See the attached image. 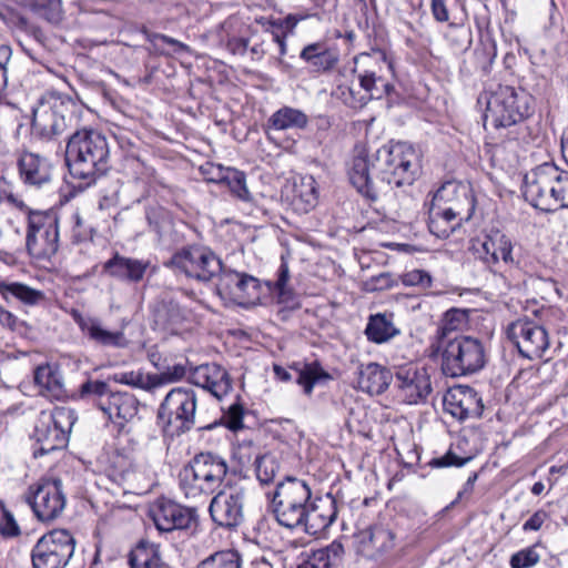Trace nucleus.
Wrapping results in <instances>:
<instances>
[{"instance_id": "1", "label": "nucleus", "mask_w": 568, "mask_h": 568, "mask_svg": "<svg viewBox=\"0 0 568 568\" xmlns=\"http://www.w3.org/2000/svg\"><path fill=\"white\" fill-rule=\"evenodd\" d=\"M418 170L415 150L406 143L384 145L369 155L356 145L347 164L352 185L368 200L376 201L394 186L410 185Z\"/></svg>"}, {"instance_id": "2", "label": "nucleus", "mask_w": 568, "mask_h": 568, "mask_svg": "<svg viewBox=\"0 0 568 568\" xmlns=\"http://www.w3.org/2000/svg\"><path fill=\"white\" fill-rule=\"evenodd\" d=\"M277 281L261 283L256 277L233 270L220 272L216 284L217 294L224 301L248 307L257 303L275 302L281 304L284 296V255H281Z\"/></svg>"}, {"instance_id": "3", "label": "nucleus", "mask_w": 568, "mask_h": 568, "mask_svg": "<svg viewBox=\"0 0 568 568\" xmlns=\"http://www.w3.org/2000/svg\"><path fill=\"white\" fill-rule=\"evenodd\" d=\"M106 138L95 130H79L68 140L65 160L71 175L92 183L109 168Z\"/></svg>"}, {"instance_id": "4", "label": "nucleus", "mask_w": 568, "mask_h": 568, "mask_svg": "<svg viewBox=\"0 0 568 568\" xmlns=\"http://www.w3.org/2000/svg\"><path fill=\"white\" fill-rule=\"evenodd\" d=\"M225 459L212 453L195 455L180 473V487L186 498L210 495L219 489L227 474Z\"/></svg>"}, {"instance_id": "5", "label": "nucleus", "mask_w": 568, "mask_h": 568, "mask_svg": "<svg viewBox=\"0 0 568 568\" xmlns=\"http://www.w3.org/2000/svg\"><path fill=\"white\" fill-rule=\"evenodd\" d=\"M531 95L521 88L498 84L487 101L485 125L505 129L515 125L531 113Z\"/></svg>"}, {"instance_id": "6", "label": "nucleus", "mask_w": 568, "mask_h": 568, "mask_svg": "<svg viewBox=\"0 0 568 568\" xmlns=\"http://www.w3.org/2000/svg\"><path fill=\"white\" fill-rule=\"evenodd\" d=\"M442 353L443 372L452 377L479 372L486 364L485 347L478 338L455 335L453 339L436 345Z\"/></svg>"}, {"instance_id": "7", "label": "nucleus", "mask_w": 568, "mask_h": 568, "mask_svg": "<svg viewBox=\"0 0 568 568\" xmlns=\"http://www.w3.org/2000/svg\"><path fill=\"white\" fill-rule=\"evenodd\" d=\"M196 394L192 388L171 389L158 410V419L164 432L179 435L190 430L195 424Z\"/></svg>"}, {"instance_id": "8", "label": "nucleus", "mask_w": 568, "mask_h": 568, "mask_svg": "<svg viewBox=\"0 0 568 568\" xmlns=\"http://www.w3.org/2000/svg\"><path fill=\"white\" fill-rule=\"evenodd\" d=\"M26 248L30 256L49 258L59 250V217L53 211H30Z\"/></svg>"}, {"instance_id": "9", "label": "nucleus", "mask_w": 568, "mask_h": 568, "mask_svg": "<svg viewBox=\"0 0 568 568\" xmlns=\"http://www.w3.org/2000/svg\"><path fill=\"white\" fill-rule=\"evenodd\" d=\"M71 108V101L60 95L50 94L43 98L33 109V135L43 141H51L61 135L70 125Z\"/></svg>"}, {"instance_id": "10", "label": "nucleus", "mask_w": 568, "mask_h": 568, "mask_svg": "<svg viewBox=\"0 0 568 568\" xmlns=\"http://www.w3.org/2000/svg\"><path fill=\"white\" fill-rule=\"evenodd\" d=\"M75 549L73 536L64 529H55L38 539L31 550L33 568H65Z\"/></svg>"}, {"instance_id": "11", "label": "nucleus", "mask_w": 568, "mask_h": 568, "mask_svg": "<svg viewBox=\"0 0 568 568\" xmlns=\"http://www.w3.org/2000/svg\"><path fill=\"white\" fill-rule=\"evenodd\" d=\"M26 501L40 521L50 523L59 518L67 505L62 481L58 478L41 479L29 487Z\"/></svg>"}, {"instance_id": "12", "label": "nucleus", "mask_w": 568, "mask_h": 568, "mask_svg": "<svg viewBox=\"0 0 568 568\" xmlns=\"http://www.w3.org/2000/svg\"><path fill=\"white\" fill-rule=\"evenodd\" d=\"M558 166L544 163L531 170L524 179V196L534 207L545 212L556 211L555 183L558 179Z\"/></svg>"}, {"instance_id": "13", "label": "nucleus", "mask_w": 568, "mask_h": 568, "mask_svg": "<svg viewBox=\"0 0 568 568\" xmlns=\"http://www.w3.org/2000/svg\"><path fill=\"white\" fill-rule=\"evenodd\" d=\"M171 264L187 277L207 282L222 271V262L210 248L189 246L176 252Z\"/></svg>"}, {"instance_id": "14", "label": "nucleus", "mask_w": 568, "mask_h": 568, "mask_svg": "<svg viewBox=\"0 0 568 568\" xmlns=\"http://www.w3.org/2000/svg\"><path fill=\"white\" fill-rule=\"evenodd\" d=\"M246 490L243 487H229L219 491L211 500L209 511L220 527L234 529L244 521Z\"/></svg>"}, {"instance_id": "15", "label": "nucleus", "mask_w": 568, "mask_h": 568, "mask_svg": "<svg viewBox=\"0 0 568 568\" xmlns=\"http://www.w3.org/2000/svg\"><path fill=\"white\" fill-rule=\"evenodd\" d=\"M507 337L519 354L528 359L540 358L549 347L546 328L530 320H518L507 327Z\"/></svg>"}, {"instance_id": "16", "label": "nucleus", "mask_w": 568, "mask_h": 568, "mask_svg": "<svg viewBox=\"0 0 568 568\" xmlns=\"http://www.w3.org/2000/svg\"><path fill=\"white\" fill-rule=\"evenodd\" d=\"M448 212L450 216L469 221L475 211V197L468 184L447 181L434 194L432 203Z\"/></svg>"}, {"instance_id": "17", "label": "nucleus", "mask_w": 568, "mask_h": 568, "mask_svg": "<svg viewBox=\"0 0 568 568\" xmlns=\"http://www.w3.org/2000/svg\"><path fill=\"white\" fill-rule=\"evenodd\" d=\"M470 251L488 267L500 262L508 266L518 265L513 254L514 244L510 237L499 230H490L481 239L473 240Z\"/></svg>"}, {"instance_id": "18", "label": "nucleus", "mask_w": 568, "mask_h": 568, "mask_svg": "<svg viewBox=\"0 0 568 568\" xmlns=\"http://www.w3.org/2000/svg\"><path fill=\"white\" fill-rule=\"evenodd\" d=\"M310 541L290 540L286 551L294 559L292 568H334L341 561L344 554V547L339 541H333L322 549H304L297 552L300 546L305 547Z\"/></svg>"}, {"instance_id": "19", "label": "nucleus", "mask_w": 568, "mask_h": 568, "mask_svg": "<svg viewBox=\"0 0 568 568\" xmlns=\"http://www.w3.org/2000/svg\"><path fill=\"white\" fill-rule=\"evenodd\" d=\"M395 386L397 397L409 405L425 402L432 392V383L426 369L414 365L402 366L396 371Z\"/></svg>"}, {"instance_id": "20", "label": "nucleus", "mask_w": 568, "mask_h": 568, "mask_svg": "<svg viewBox=\"0 0 568 568\" xmlns=\"http://www.w3.org/2000/svg\"><path fill=\"white\" fill-rule=\"evenodd\" d=\"M17 168L20 181L28 187L42 190L53 181L51 161L39 153L28 150L18 151Z\"/></svg>"}, {"instance_id": "21", "label": "nucleus", "mask_w": 568, "mask_h": 568, "mask_svg": "<svg viewBox=\"0 0 568 568\" xmlns=\"http://www.w3.org/2000/svg\"><path fill=\"white\" fill-rule=\"evenodd\" d=\"M443 405L446 413L460 422L479 418L484 412L481 397L469 386L449 388L444 395Z\"/></svg>"}, {"instance_id": "22", "label": "nucleus", "mask_w": 568, "mask_h": 568, "mask_svg": "<svg viewBox=\"0 0 568 568\" xmlns=\"http://www.w3.org/2000/svg\"><path fill=\"white\" fill-rule=\"evenodd\" d=\"M189 379L193 385L203 388L217 399L223 398L232 390V378L229 372L215 363L194 367Z\"/></svg>"}, {"instance_id": "23", "label": "nucleus", "mask_w": 568, "mask_h": 568, "mask_svg": "<svg viewBox=\"0 0 568 568\" xmlns=\"http://www.w3.org/2000/svg\"><path fill=\"white\" fill-rule=\"evenodd\" d=\"M152 519L160 531L187 529L195 520V510L172 500H162L152 510Z\"/></svg>"}, {"instance_id": "24", "label": "nucleus", "mask_w": 568, "mask_h": 568, "mask_svg": "<svg viewBox=\"0 0 568 568\" xmlns=\"http://www.w3.org/2000/svg\"><path fill=\"white\" fill-rule=\"evenodd\" d=\"M149 267V261L123 256L118 252L102 265L104 274L128 283L141 282Z\"/></svg>"}, {"instance_id": "25", "label": "nucleus", "mask_w": 568, "mask_h": 568, "mask_svg": "<svg viewBox=\"0 0 568 568\" xmlns=\"http://www.w3.org/2000/svg\"><path fill=\"white\" fill-rule=\"evenodd\" d=\"M101 410L112 423L123 427L138 415L139 402L132 394L112 392L101 403Z\"/></svg>"}, {"instance_id": "26", "label": "nucleus", "mask_w": 568, "mask_h": 568, "mask_svg": "<svg viewBox=\"0 0 568 568\" xmlns=\"http://www.w3.org/2000/svg\"><path fill=\"white\" fill-rule=\"evenodd\" d=\"M290 205L297 213H307L317 204L316 182L312 175L294 173L291 176Z\"/></svg>"}, {"instance_id": "27", "label": "nucleus", "mask_w": 568, "mask_h": 568, "mask_svg": "<svg viewBox=\"0 0 568 568\" xmlns=\"http://www.w3.org/2000/svg\"><path fill=\"white\" fill-rule=\"evenodd\" d=\"M300 58L314 72L326 73L338 63L339 52L337 48L328 45L326 41H317L305 45Z\"/></svg>"}, {"instance_id": "28", "label": "nucleus", "mask_w": 568, "mask_h": 568, "mask_svg": "<svg viewBox=\"0 0 568 568\" xmlns=\"http://www.w3.org/2000/svg\"><path fill=\"white\" fill-rule=\"evenodd\" d=\"M286 498L290 499L291 514L296 518L286 521V528L304 527L307 517V503L311 498V489L305 480L286 476Z\"/></svg>"}, {"instance_id": "29", "label": "nucleus", "mask_w": 568, "mask_h": 568, "mask_svg": "<svg viewBox=\"0 0 568 568\" xmlns=\"http://www.w3.org/2000/svg\"><path fill=\"white\" fill-rule=\"evenodd\" d=\"M74 321L79 325L81 332L91 341L102 346L123 348L128 345L123 332L108 331L101 322L94 317H84L80 314L73 315Z\"/></svg>"}, {"instance_id": "30", "label": "nucleus", "mask_w": 568, "mask_h": 568, "mask_svg": "<svg viewBox=\"0 0 568 568\" xmlns=\"http://www.w3.org/2000/svg\"><path fill=\"white\" fill-rule=\"evenodd\" d=\"M390 371L377 363L361 365L357 375V387L371 395L384 393L392 382Z\"/></svg>"}, {"instance_id": "31", "label": "nucleus", "mask_w": 568, "mask_h": 568, "mask_svg": "<svg viewBox=\"0 0 568 568\" xmlns=\"http://www.w3.org/2000/svg\"><path fill=\"white\" fill-rule=\"evenodd\" d=\"M34 436L39 447L34 450V457L47 455L65 446L68 438L61 435L53 425L45 424L44 412L40 414L38 424L36 425Z\"/></svg>"}, {"instance_id": "32", "label": "nucleus", "mask_w": 568, "mask_h": 568, "mask_svg": "<svg viewBox=\"0 0 568 568\" xmlns=\"http://www.w3.org/2000/svg\"><path fill=\"white\" fill-rule=\"evenodd\" d=\"M400 331L394 324L393 313H377L368 317L365 335L369 342L383 344L394 338Z\"/></svg>"}, {"instance_id": "33", "label": "nucleus", "mask_w": 568, "mask_h": 568, "mask_svg": "<svg viewBox=\"0 0 568 568\" xmlns=\"http://www.w3.org/2000/svg\"><path fill=\"white\" fill-rule=\"evenodd\" d=\"M328 375L321 368L318 364H294L286 371V382H292L300 386L303 392L310 395L313 392L314 385L322 378H327Z\"/></svg>"}, {"instance_id": "34", "label": "nucleus", "mask_w": 568, "mask_h": 568, "mask_svg": "<svg viewBox=\"0 0 568 568\" xmlns=\"http://www.w3.org/2000/svg\"><path fill=\"white\" fill-rule=\"evenodd\" d=\"M187 311L179 304L170 302L163 304L154 315L155 325L171 334H178L187 318Z\"/></svg>"}, {"instance_id": "35", "label": "nucleus", "mask_w": 568, "mask_h": 568, "mask_svg": "<svg viewBox=\"0 0 568 568\" xmlns=\"http://www.w3.org/2000/svg\"><path fill=\"white\" fill-rule=\"evenodd\" d=\"M357 78L368 102L388 97L394 91V85L378 74L375 69H365L358 73Z\"/></svg>"}, {"instance_id": "36", "label": "nucleus", "mask_w": 568, "mask_h": 568, "mask_svg": "<svg viewBox=\"0 0 568 568\" xmlns=\"http://www.w3.org/2000/svg\"><path fill=\"white\" fill-rule=\"evenodd\" d=\"M463 221L458 216H450L447 211L430 204L428 229L435 236L439 239L448 237L462 225Z\"/></svg>"}, {"instance_id": "37", "label": "nucleus", "mask_w": 568, "mask_h": 568, "mask_svg": "<svg viewBox=\"0 0 568 568\" xmlns=\"http://www.w3.org/2000/svg\"><path fill=\"white\" fill-rule=\"evenodd\" d=\"M255 473L262 485L275 484L283 479L282 458L272 454H265L255 459Z\"/></svg>"}, {"instance_id": "38", "label": "nucleus", "mask_w": 568, "mask_h": 568, "mask_svg": "<svg viewBox=\"0 0 568 568\" xmlns=\"http://www.w3.org/2000/svg\"><path fill=\"white\" fill-rule=\"evenodd\" d=\"M129 562L131 568H160L162 559L159 546L149 541H140L131 551Z\"/></svg>"}, {"instance_id": "39", "label": "nucleus", "mask_w": 568, "mask_h": 568, "mask_svg": "<svg viewBox=\"0 0 568 568\" xmlns=\"http://www.w3.org/2000/svg\"><path fill=\"white\" fill-rule=\"evenodd\" d=\"M34 383L40 387L42 395L53 398H60L63 395L62 382L49 365H42L36 368Z\"/></svg>"}, {"instance_id": "40", "label": "nucleus", "mask_w": 568, "mask_h": 568, "mask_svg": "<svg viewBox=\"0 0 568 568\" xmlns=\"http://www.w3.org/2000/svg\"><path fill=\"white\" fill-rule=\"evenodd\" d=\"M0 294L6 301L14 297L29 305H34L43 298L42 292L18 282L6 283L0 281Z\"/></svg>"}, {"instance_id": "41", "label": "nucleus", "mask_w": 568, "mask_h": 568, "mask_svg": "<svg viewBox=\"0 0 568 568\" xmlns=\"http://www.w3.org/2000/svg\"><path fill=\"white\" fill-rule=\"evenodd\" d=\"M467 316L462 310H448L440 322L436 334V343L433 346L453 339V333L466 324Z\"/></svg>"}, {"instance_id": "42", "label": "nucleus", "mask_w": 568, "mask_h": 568, "mask_svg": "<svg viewBox=\"0 0 568 568\" xmlns=\"http://www.w3.org/2000/svg\"><path fill=\"white\" fill-rule=\"evenodd\" d=\"M77 420V416L73 409L69 407H55L52 412H44L45 424L53 425L61 435L67 438Z\"/></svg>"}, {"instance_id": "43", "label": "nucleus", "mask_w": 568, "mask_h": 568, "mask_svg": "<svg viewBox=\"0 0 568 568\" xmlns=\"http://www.w3.org/2000/svg\"><path fill=\"white\" fill-rule=\"evenodd\" d=\"M24 4L51 23H58L62 19L60 0H24Z\"/></svg>"}, {"instance_id": "44", "label": "nucleus", "mask_w": 568, "mask_h": 568, "mask_svg": "<svg viewBox=\"0 0 568 568\" xmlns=\"http://www.w3.org/2000/svg\"><path fill=\"white\" fill-rule=\"evenodd\" d=\"M241 556L236 550L229 549L216 551L202 560L204 568H241Z\"/></svg>"}, {"instance_id": "45", "label": "nucleus", "mask_w": 568, "mask_h": 568, "mask_svg": "<svg viewBox=\"0 0 568 568\" xmlns=\"http://www.w3.org/2000/svg\"><path fill=\"white\" fill-rule=\"evenodd\" d=\"M497 57V47L494 40L480 41L474 50L475 63L485 74L490 72L491 65Z\"/></svg>"}, {"instance_id": "46", "label": "nucleus", "mask_w": 568, "mask_h": 568, "mask_svg": "<svg viewBox=\"0 0 568 568\" xmlns=\"http://www.w3.org/2000/svg\"><path fill=\"white\" fill-rule=\"evenodd\" d=\"M223 184H225L230 189L231 193L237 199L245 202L251 201L252 195L247 189L244 172L230 168V170L226 171V178Z\"/></svg>"}, {"instance_id": "47", "label": "nucleus", "mask_w": 568, "mask_h": 568, "mask_svg": "<svg viewBox=\"0 0 568 568\" xmlns=\"http://www.w3.org/2000/svg\"><path fill=\"white\" fill-rule=\"evenodd\" d=\"M111 393L109 385L102 381L89 379L79 388L80 397L82 399L92 400L100 409L101 403L104 398H108Z\"/></svg>"}, {"instance_id": "48", "label": "nucleus", "mask_w": 568, "mask_h": 568, "mask_svg": "<svg viewBox=\"0 0 568 568\" xmlns=\"http://www.w3.org/2000/svg\"><path fill=\"white\" fill-rule=\"evenodd\" d=\"M123 172L135 181H145L150 179L154 170L146 165L138 155L129 154L123 159Z\"/></svg>"}, {"instance_id": "49", "label": "nucleus", "mask_w": 568, "mask_h": 568, "mask_svg": "<svg viewBox=\"0 0 568 568\" xmlns=\"http://www.w3.org/2000/svg\"><path fill=\"white\" fill-rule=\"evenodd\" d=\"M21 529L14 515L0 501V536L7 539L20 536Z\"/></svg>"}, {"instance_id": "50", "label": "nucleus", "mask_w": 568, "mask_h": 568, "mask_svg": "<svg viewBox=\"0 0 568 568\" xmlns=\"http://www.w3.org/2000/svg\"><path fill=\"white\" fill-rule=\"evenodd\" d=\"M395 536L392 530L382 526L373 527L369 531V542L378 552H384L394 546Z\"/></svg>"}, {"instance_id": "51", "label": "nucleus", "mask_w": 568, "mask_h": 568, "mask_svg": "<svg viewBox=\"0 0 568 568\" xmlns=\"http://www.w3.org/2000/svg\"><path fill=\"white\" fill-rule=\"evenodd\" d=\"M72 230H71V239L73 243H83L88 241H92L95 229L87 223L79 213H74L72 215Z\"/></svg>"}, {"instance_id": "52", "label": "nucleus", "mask_w": 568, "mask_h": 568, "mask_svg": "<svg viewBox=\"0 0 568 568\" xmlns=\"http://www.w3.org/2000/svg\"><path fill=\"white\" fill-rule=\"evenodd\" d=\"M284 486V480L276 481L275 489L272 493H266L268 499L267 513L273 516L280 526H284V511L282 510L283 499L281 498V489Z\"/></svg>"}, {"instance_id": "53", "label": "nucleus", "mask_w": 568, "mask_h": 568, "mask_svg": "<svg viewBox=\"0 0 568 568\" xmlns=\"http://www.w3.org/2000/svg\"><path fill=\"white\" fill-rule=\"evenodd\" d=\"M284 129V112L282 109L277 110L270 119L266 129L267 139L278 149L277 155L282 153V136L281 132Z\"/></svg>"}, {"instance_id": "54", "label": "nucleus", "mask_w": 568, "mask_h": 568, "mask_svg": "<svg viewBox=\"0 0 568 568\" xmlns=\"http://www.w3.org/2000/svg\"><path fill=\"white\" fill-rule=\"evenodd\" d=\"M539 560L540 555L537 552V546H531L515 552L509 562L511 568H530Z\"/></svg>"}, {"instance_id": "55", "label": "nucleus", "mask_w": 568, "mask_h": 568, "mask_svg": "<svg viewBox=\"0 0 568 568\" xmlns=\"http://www.w3.org/2000/svg\"><path fill=\"white\" fill-rule=\"evenodd\" d=\"M402 283L405 286H417L426 290L432 286L433 278L428 272L415 268L402 275Z\"/></svg>"}, {"instance_id": "56", "label": "nucleus", "mask_w": 568, "mask_h": 568, "mask_svg": "<svg viewBox=\"0 0 568 568\" xmlns=\"http://www.w3.org/2000/svg\"><path fill=\"white\" fill-rule=\"evenodd\" d=\"M558 179L555 185L556 210L559 207H568V170L558 168Z\"/></svg>"}, {"instance_id": "57", "label": "nucleus", "mask_w": 568, "mask_h": 568, "mask_svg": "<svg viewBox=\"0 0 568 568\" xmlns=\"http://www.w3.org/2000/svg\"><path fill=\"white\" fill-rule=\"evenodd\" d=\"M341 99L344 104L353 109H362L368 103V98L364 93L355 92L349 87H338Z\"/></svg>"}, {"instance_id": "58", "label": "nucleus", "mask_w": 568, "mask_h": 568, "mask_svg": "<svg viewBox=\"0 0 568 568\" xmlns=\"http://www.w3.org/2000/svg\"><path fill=\"white\" fill-rule=\"evenodd\" d=\"M395 284H396V280L394 278V276L388 272H384V273H379L377 275L371 276L365 282V288L369 292L384 291V290L393 287Z\"/></svg>"}, {"instance_id": "59", "label": "nucleus", "mask_w": 568, "mask_h": 568, "mask_svg": "<svg viewBox=\"0 0 568 568\" xmlns=\"http://www.w3.org/2000/svg\"><path fill=\"white\" fill-rule=\"evenodd\" d=\"M201 170L207 181L223 183L226 178V171H229L230 168H225L221 164L206 163Z\"/></svg>"}, {"instance_id": "60", "label": "nucleus", "mask_w": 568, "mask_h": 568, "mask_svg": "<svg viewBox=\"0 0 568 568\" xmlns=\"http://www.w3.org/2000/svg\"><path fill=\"white\" fill-rule=\"evenodd\" d=\"M115 381L139 388L146 387V378L141 372H123L115 375Z\"/></svg>"}, {"instance_id": "61", "label": "nucleus", "mask_w": 568, "mask_h": 568, "mask_svg": "<svg viewBox=\"0 0 568 568\" xmlns=\"http://www.w3.org/2000/svg\"><path fill=\"white\" fill-rule=\"evenodd\" d=\"M256 568H284V555L282 550L265 552L256 562Z\"/></svg>"}, {"instance_id": "62", "label": "nucleus", "mask_w": 568, "mask_h": 568, "mask_svg": "<svg viewBox=\"0 0 568 568\" xmlns=\"http://www.w3.org/2000/svg\"><path fill=\"white\" fill-rule=\"evenodd\" d=\"M308 123L307 115L301 110L286 106V129H304Z\"/></svg>"}, {"instance_id": "63", "label": "nucleus", "mask_w": 568, "mask_h": 568, "mask_svg": "<svg viewBox=\"0 0 568 568\" xmlns=\"http://www.w3.org/2000/svg\"><path fill=\"white\" fill-rule=\"evenodd\" d=\"M469 459V457L460 458L453 452H448L444 456L433 459L430 465H433L434 467H460L464 466Z\"/></svg>"}, {"instance_id": "64", "label": "nucleus", "mask_w": 568, "mask_h": 568, "mask_svg": "<svg viewBox=\"0 0 568 568\" xmlns=\"http://www.w3.org/2000/svg\"><path fill=\"white\" fill-rule=\"evenodd\" d=\"M548 519V514L544 509H539L535 511L529 519L525 521L523 525L524 531H537L541 528L544 523Z\"/></svg>"}]
</instances>
